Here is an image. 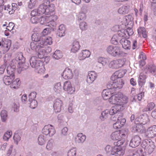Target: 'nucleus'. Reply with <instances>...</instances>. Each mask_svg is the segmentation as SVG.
Masks as SVG:
<instances>
[{
  "instance_id": "nucleus-1",
  "label": "nucleus",
  "mask_w": 156,
  "mask_h": 156,
  "mask_svg": "<svg viewBox=\"0 0 156 156\" xmlns=\"http://www.w3.org/2000/svg\"><path fill=\"white\" fill-rule=\"evenodd\" d=\"M128 101V97L121 93L113 95L109 99V102L111 104L115 105L112 107L109 112V114L112 115L111 118L112 120L114 121L116 120V118L114 119L115 116L114 115L118 112L122 110Z\"/></svg>"
},
{
  "instance_id": "nucleus-2",
  "label": "nucleus",
  "mask_w": 156,
  "mask_h": 156,
  "mask_svg": "<svg viewBox=\"0 0 156 156\" xmlns=\"http://www.w3.org/2000/svg\"><path fill=\"white\" fill-rule=\"evenodd\" d=\"M131 19V16L129 15L126 16L122 18H120V21L121 23L119 26V28L121 29V30L118 31V34L119 37L124 39L128 38V35L126 34V30H124V29L127 25H133Z\"/></svg>"
},
{
  "instance_id": "nucleus-3",
  "label": "nucleus",
  "mask_w": 156,
  "mask_h": 156,
  "mask_svg": "<svg viewBox=\"0 0 156 156\" xmlns=\"http://www.w3.org/2000/svg\"><path fill=\"white\" fill-rule=\"evenodd\" d=\"M55 6L54 4H50L49 0H44V2L39 6V10L46 15L55 14Z\"/></svg>"
},
{
  "instance_id": "nucleus-4",
  "label": "nucleus",
  "mask_w": 156,
  "mask_h": 156,
  "mask_svg": "<svg viewBox=\"0 0 156 156\" xmlns=\"http://www.w3.org/2000/svg\"><path fill=\"white\" fill-rule=\"evenodd\" d=\"M30 63L32 67L37 70L39 73H43L44 72L45 69L43 62L38 60L36 56L31 57L30 60Z\"/></svg>"
},
{
  "instance_id": "nucleus-5",
  "label": "nucleus",
  "mask_w": 156,
  "mask_h": 156,
  "mask_svg": "<svg viewBox=\"0 0 156 156\" xmlns=\"http://www.w3.org/2000/svg\"><path fill=\"white\" fill-rule=\"evenodd\" d=\"M147 143L146 141L144 140L143 141L142 144L140 146H138V150H137V154H139V156H145L146 153L144 151L145 149L148 151L149 154L151 153L154 150L155 146L153 145H149L146 147Z\"/></svg>"
},
{
  "instance_id": "nucleus-6",
  "label": "nucleus",
  "mask_w": 156,
  "mask_h": 156,
  "mask_svg": "<svg viewBox=\"0 0 156 156\" xmlns=\"http://www.w3.org/2000/svg\"><path fill=\"white\" fill-rule=\"evenodd\" d=\"M124 143V140H118L114 143V146H112V154H117L119 156L123 155L125 153L124 150L122 149V145Z\"/></svg>"
},
{
  "instance_id": "nucleus-7",
  "label": "nucleus",
  "mask_w": 156,
  "mask_h": 156,
  "mask_svg": "<svg viewBox=\"0 0 156 156\" xmlns=\"http://www.w3.org/2000/svg\"><path fill=\"white\" fill-rule=\"evenodd\" d=\"M30 47L32 49L36 51L37 57L41 59L44 57L46 51L44 49V47L41 46L38 43H31Z\"/></svg>"
},
{
  "instance_id": "nucleus-8",
  "label": "nucleus",
  "mask_w": 156,
  "mask_h": 156,
  "mask_svg": "<svg viewBox=\"0 0 156 156\" xmlns=\"http://www.w3.org/2000/svg\"><path fill=\"white\" fill-rule=\"evenodd\" d=\"M23 59V55L21 53H20L17 55L15 59H13L12 60V63H14L16 64L18 61H19V62H18L17 68L18 72L19 73H20L22 71L26 69L24 67L25 63L21 61Z\"/></svg>"
},
{
  "instance_id": "nucleus-9",
  "label": "nucleus",
  "mask_w": 156,
  "mask_h": 156,
  "mask_svg": "<svg viewBox=\"0 0 156 156\" xmlns=\"http://www.w3.org/2000/svg\"><path fill=\"white\" fill-rule=\"evenodd\" d=\"M107 52L113 56H119L122 54L119 47L116 45L109 46L107 49Z\"/></svg>"
},
{
  "instance_id": "nucleus-10",
  "label": "nucleus",
  "mask_w": 156,
  "mask_h": 156,
  "mask_svg": "<svg viewBox=\"0 0 156 156\" xmlns=\"http://www.w3.org/2000/svg\"><path fill=\"white\" fill-rule=\"evenodd\" d=\"M125 134L121 131H116L113 132L111 135V138L113 140H117L121 141L122 140H125Z\"/></svg>"
},
{
  "instance_id": "nucleus-11",
  "label": "nucleus",
  "mask_w": 156,
  "mask_h": 156,
  "mask_svg": "<svg viewBox=\"0 0 156 156\" xmlns=\"http://www.w3.org/2000/svg\"><path fill=\"white\" fill-rule=\"evenodd\" d=\"M43 134L48 135L49 136H52L55 133V131L54 127L51 125L45 126L42 130Z\"/></svg>"
},
{
  "instance_id": "nucleus-12",
  "label": "nucleus",
  "mask_w": 156,
  "mask_h": 156,
  "mask_svg": "<svg viewBox=\"0 0 156 156\" xmlns=\"http://www.w3.org/2000/svg\"><path fill=\"white\" fill-rule=\"evenodd\" d=\"M124 64L122 59H119L111 61L108 65L109 67L112 69H117L122 66Z\"/></svg>"
},
{
  "instance_id": "nucleus-13",
  "label": "nucleus",
  "mask_w": 156,
  "mask_h": 156,
  "mask_svg": "<svg viewBox=\"0 0 156 156\" xmlns=\"http://www.w3.org/2000/svg\"><path fill=\"white\" fill-rule=\"evenodd\" d=\"M113 81L112 83L111 84V88L112 89L114 90L115 91V89H120L122 87L124 83V81L121 79H114V80H112Z\"/></svg>"
},
{
  "instance_id": "nucleus-14",
  "label": "nucleus",
  "mask_w": 156,
  "mask_h": 156,
  "mask_svg": "<svg viewBox=\"0 0 156 156\" xmlns=\"http://www.w3.org/2000/svg\"><path fill=\"white\" fill-rule=\"evenodd\" d=\"M63 89L67 93L69 94L74 93L75 91V88L72 87L69 81H67L64 82L63 85Z\"/></svg>"
},
{
  "instance_id": "nucleus-15",
  "label": "nucleus",
  "mask_w": 156,
  "mask_h": 156,
  "mask_svg": "<svg viewBox=\"0 0 156 156\" xmlns=\"http://www.w3.org/2000/svg\"><path fill=\"white\" fill-rule=\"evenodd\" d=\"M11 41L9 39L2 38V41H0V46L3 48L4 50L6 51H8L11 46Z\"/></svg>"
},
{
  "instance_id": "nucleus-16",
  "label": "nucleus",
  "mask_w": 156,
  "mask_h": 156,
  "mask_svg": "<svg viewBox=\"0 0 156 156\" xmlns=\"http://www.w3.org/2000/svg\"><path fill=\"white\" fill-rule=\"evenodd\" d=\"M113 92V90L112 88H110L109 89L104 90L102 92V95L103 99L105 100H108L111 96L115 94Z\"/></svg>"
},
{
  "instance_id": "nucleus-17",
  "label": "nucleus",
  "mask_w": 156,
  "mask_h": 156,
  "mask_svg": "<svg viewBox=\"0 0 156 156\" xmlns=\"http://www.w3.org/2000/svg\"><path fill=\"white\" fill-rule=\"evenodd\" d=\"M52 42V39L51 37H46L45 36H42V39L38 43L44 47L45 46L51 44Z\"/></svg>"
},
{
  "instance_id": "nucleus-18",
  "label": "nucleus",
  "mask_w": 156,
  "mask_h": 156,
  "mask_svg": "<svg viewBox=\"0 0 156 156\" xmlns=\"http://www.w3.org/2000/svg\"><path fill=\"white\" fill-rule=\"evenodd\" d=\"M126 120L125 119L121 117H118L117 121L113 124V127L115 129H119L122 127L125 124Z\"/></svg>"
},
{
  "instance_id": "nucleus-19",
  "label": "nucleus",
  "mask_w": 156,
  "mask_h": 156,
  "mask_svg": "<svg viewBox=\"0 0 156 156\" xmlns=\"http://www.w3.org/2000/svg\"><path fill=\"white\" fill-rule=\"evenodd\" d=\"M97 76V74L94 71L89 72L87 79V83L89 84L92 83L96 79Z\"/></svg>"
},
{
  "instance_id": "nucleus-20",
  "label": "nucleus",
  "mask_w": 156,
  "mask_h": 156,
  "mask_svg": "<svg viewBox=\"0 0 156 156\" xmlns=\"http://www.w3.org/2000/svg\"><path fill=\"white\" fill-rule=\"evenodd\" d=\"M63 103L62 101L59 99L56 100L53 105V108L55 111L56 112H59L61 110Z\"/></svg>"
},
{
  "instance_id": "nucleus-21",
  "label": "nucleus",
  "mask_w": 156,
  "mask_h": 156,
  "mask_svg": "<svg viewBox=\"0 0 156 156\" xmlns=\"http://www.w3.org/2000/svg\"><path fill=\"white\" fill-rule=\"evenodd\" d=\"M147 136L148 137H154L156 136V125L149 128L146 132Z\"/></svg>"
},
{
  "instance_id": "nucleus-22",
  "label": "nucleus",
  "mask_w": 156,
  "mask_h": 156,
  "mask_svg": "<svg viewBox=\"0 0 156 156\" xmlns=\"http://www.w3.org/2000/svg\"><path fill=\"white\" fill-rule=\"evenodd\" d=\"M146 73L149 72L156 77V66L152 64L147 65L145 69Z\"/></svg>"
},
{
  "instance_id": "nucleus-23",
  "label": "nucleus",
  "mask_w": 156,
  "mask_h": 156,
  "mask_svg": "<svg viewBox=\"0 0 156 156\" xmlns=\"http://www.w3.org/2000/svg\"><path fill=\"white\" fill-rule=\"evenodd\" d=\"M40 23L42 25L44 24L46 26L51 27V26H54V23H52V24L50 23V21L48 20V16H42L40 18Z\"/></svg>"
},
{
  "instance_id": "nucleus-24",
  "label": "nucleus",
  "mask_w": 156,
  "mask_h": 156,
  "mask_svg": "<svg viewBox=\"0 0 156 156\" xmlns=\"http://www.w3.org/2000/svg\"><path fill=\"white\" fill-rule=\"evenodd\" d=\"M91 54L90 51L87 50H83L80 53L78 58L80 60H84L86 58L89 57Z\"/></svg>"
},
{
  "instance_id": "nucleus-25",
  "label": "nucleus",
  "mask_w": 156,
  "mask_h": 156,
  "mask_svg": "<svg viewBox=\"0 0 156 156\" xmlns=\"http://www.w3.org/2000/svg\"><path fill=\"white\" fill-rule=\"evenodd\" d=\"M149 121L148 116L146 114L141 115L137 118V122H139V124L144 125Z\"/></svg>"
},
{
  "instance_id": "nucleus-26",
  "label": "nucleus",
  "mask_w": 156,
  "mask_h": 156,
  "mask_svg": "<svg viewBox=\"0 0 156 156\" xmlns=\"http://www.w3.org/2000/svg\"><path fill=\"white\" fill-rule=\"evenodd\" d=\"M62 76L65 79H71L73 76V74L71 69L66 68L63 73Z\"/></svg>"
},
{
  "instance_id": "nucleus-27",
  "label": "nucleus",
  "mask_w": 156,
  "mask_h": 156,
  "mask_svg": "<svg viewBox=\"0 0 156 156\" xmlns=\"http://www.w3.org/2000/svg\"><path fill=\"white\" fill-rule=\"evenodd\" d=\"M16 65L14 63L12 62L8 66L6 69L7 73L10 75H15L14 72L16 70Z\"/></svg>"
},
{
  "instance_id": "nucleus-28",
  "label": "nucleus",
  "mask_w": 156,
  "mask_h": 156,
  "mask_svg": "<svg viewBox=\"0 0 156 156\" xmlns=\"http://www.w3.org/2000/svg\"><path fill=\"white\" fill-rule=\"evenodd\" d=\"M15 79V75L5 76L3 78V81L6 85H11Z\"/></svg>"
},
{
  "instance_id": "nucleus-29",
  "label": "nucleus",
  "mask_w": 156,
  "mask_h": 156,
  "mask_svg": "<svg viewBox=\"0 0 156 156\" xmlns=\"http://www.w3.org/2000/svg\"><path fill=\"white\" fill-rule=\"evenodd\" d=\"M125 74L124 71L119 70L116 71L115 73L111 77L112 80H114L115 79H119V78L122 77Z\"/></svg>"
},
{
  "instance_id": "nucleus-30",
  "label": "nucleus",
  "mask_w": 156,
  "mask_h": 156,
  "mask_svg": "<svg viewBox=\"0 0 156 156\" xmlns=\"http://www.w3.org/2000/svg\"><path fill=\"white\" fill-rule=\"evenodd\" d=\"M80 45L78 42L74 41L72 45L70 46L71 52L75 53L77 52L80 49Z\"/></svg>"
},
{
  "instance_id": "nucleus-31",
  "label": "nucleus",
  "mask_w": 156,
  "mask_h": 156,
  "mask_svg": "<svg viewBox=\"0 0 156 156\" xmlns=\"http://www.w3.org/2000/svg\"><path fill=\"white\" fill-rule=\"evenodd\" d=\"M21 84V82L19 78H17L13 80L10 85L11 88L14 89H18Z\"/></svg>"
},
{
  "instance_id": "nucleus-32",
  "label": "nucleus",
  "mask_w": 156,
  "mask_h": 156,
  "mask_svg": "<svg viewBox=\"0 0 156 156\" xmlns=\"http://www.w3.org/2000/svg\"><path fill=\"white\" fill-rule=\"evenodd\" d=\"M122 47L125 49H129L130 47V42L126 39L122 38L120 42Z\"/></svg>"
},
{
  "instance_id": "nucleus-33",
  "label": "nucleus",
  "mask_w": 156,
  "mask_h": 156,
  "mask_svg": "<svg viewBox=\"0 0 156 156\" xmlns=\"http://www.w3.org/2000/svg\"><path fill=\"white\" fill-rule=\"evenodd\" d=\"M42 34L38 33H34L31 36V38L32 41L35 42H33L34 43H38L42 39Z\"/></svg>"
},
{
  "instance_id": "nucleus-34",
  "label": "nucleus",
  "mask_w": 156,
  "mask_h": 156,
  "mask_svg": "<svg viewBox=\"0 0 156 156\" xmlns=\"http://www.w3.org/2000/svg\"><path fill=\"white\" fill-rule=\"evenodd\" d=\"M129 9V6L123 5L119 9L118 12L120 14H125L128 13Z\"/></svg>"
},
{
  "instance_id": "nucleus-35",
  "label": "nucleus",
  "mask_w": 156,
  "mask_h": 156,
  "mask_svg": "<svg viewBox=\"0 0 156 156\" xmlns=\"http://www.w3.org/2000/svg\"><path fill=\"white\" fill-rule=\"evenodd\" d=\"M86 139V136L82 133H78L77 137L75 138L76 142L78 143H83Z\"/></svg>"
},
{
  "instance_id": "nucleus-36",
  "label": "nucleus",
  "mask_w": 156,
  "mask_h": 156,
  "mask_svg": "<svg viewBox=\"0 0 156 156\" xmlns=\"http://www.w3.org/2000/svg\"><path fill=\"white\" fill-rule=\"evenodd\" d=\"M146 78V76L144 73H141L140 74L138 81V84L140 86H142L144 84Z\"/></svg>"
},
{
  "instance_id": "nucleus-37",
  "label": "nucleus",
  "mask_w": 156,
  "mask_h": 156,
  "mask_svg": "<svg viewBox=\"0 0 156 156\" xmlns=\"http://www.w3.org/2000/svg\"><path fill=\"white\" fill-rule=\"evenodd\" d=\"M138 33L139 36L141 37L142 35V37L145 38L147 37V34L145 28L144 27H140L138 29Z\"/></svg>"
},
{
  "instance_id": "nucleus-38",
  "label": "nucleus",
  "mask_w": 156,
  "mask_h": 156,
  "mask_svg": "<svg viewBox=\"0 0 156 156\" xmlns=\"http://www.w3.org/2000/svg\"><path fill=\"white\" fill-rule=\"evenodd\" d=\"M66 28L65 26L61 24L59 26L58 32L59 36L62 37L64 36Z\"/></svg>"
},
{
  "instance_id": "nucleus-39",
  "label": "nucleus",
  "mask_w": 156,
  "mask_h": 156,
  "mask_svg": "<svg viewBox=\"0 0 156 156\" xmlns=\"http://www.w3.org/2000/svg\"><path fill=\"white\" fill-rule=\"evenodd\" d=\"M43 14L39 10V7L38 9H34L31 12V16H38L41 14Z\"/></svg>"
},
{
  "instance_id": "nucleus-40",
  "label": "nucleus",
  "mask_w": 156,
  "mask_h": 156,
  "mask_svg": "<svg viewBox=\"0 0 156 156\" xmlns=\"http://www.w3.org/2000/svg\"><path fill=\"white\" fill-rule=\"evenodd\" d=\"M62 54L59 50H56L53 55V57L56 59H58L62 58Z\"/></svg>"
},
{
  "instance_id": "nucleus-41",
  "label": "nucleus",
  "mask_w": 156,
  "mask_h": 156,
  "mask_svg": "<svg viewBox=\"0 0 156 156\" xmlns=\"http://www.w3.org/2000/svg\"><path fill=\"white\" fill-rule=\"evenodd\" d=\"M155 106V104L153 102L148 103L147 106L144 108L143 111L144 112L150 111L153 109Z\"/></svg>"
},
{
  "instance_id": "nucleus-42",
  "label": "nucleus",
  "mask_w": 156,
  "mask_h": 156,
  "mask_svg": "<svg viewBox=\"0 0 156 156\" xmlns=\"http://www.w3.org/2000/svg\"><path fill=\"white\" fill-rule=\"evenodd\" d=\"M50 16H48V18L50 23L52 24V23H54V26L55 24V21L57 19L58 17L57 16L54 15V14H51Z\"/></svg>"
},
{
  "instance_id": "nucleus-43",
  "label": "nucleus",
  "mask_w": 156,
  "mask_h": 156,
  "mask_svg": "<svg viewBox=\"0 0 156 156\" xmlns=\"http://www.w3.org/2000/svg\"><path fill=\"white\" fill-rule=\"evenodd\" d=\"M1 116L3 122H5L7 118V112L5 110H2L1 112Z\"/></svg>"
},
{
  "instance_id": "nucleus-44",
  "label": "nucleus",
  "mask_w": 156,
  "mask_h": 156,
  "mask_svg": "<svg viewBox=\"0 0 156 156\" xmlns=\"http://www.w3.org/2000/svg\"><path fill=\"white\" fill-rule=\"evenodd\" d=\"M141 124L137 123V131L142 133H145L146 129Z\"/></svg>"
},
{
  "instance_id": "nucleus-45",
  "label": "nucleus",
  "mask_w": 156,
  "mask_h": 156,
  "mask_svg": "<svg viewBox=\"0 0 156 156\" xmlns=\"http://www.w3.org/2000/svg\"><path fill=\"white\" fill-rule=\"evenodd\" d=\"M55 91L58 93H60L62 90L61 84L60 83H56L54 88Z\"/></svg>"
},
{
  "instance_id": "nucleus-46",
  "label": "nucleus",
  "mask_w": 156,
  "mask_h": 156,
  "mask_svg": "<svg viewBox=\"0 0 156 156\" xmlns=\"http://www.w3.org/2000/svg\"><path fill=\"white\" fill-rule=\"evenodd\" d=\"M76 149L75 148H73L69 151L67 153V156H76Z\"/></svg>"
},
{
  "instance_id": "nucleus-47",
  "label": "nucleus",
  "mask_w": 156,
  "mask_h": 156,
  "mask_svg": "<svg viewBox=\"0 0 156 156\" xmlns=\"http://www.w3.org/2000/svg\"><path fill=\"white\" fill-rule=\"evenodd\" d=\"M12 133L11 131H8L5 133L3 139L4 140L7 141L12 136Z\"/></svg>"
},
{
  "instance_id": "nucleus-48",
  "label": "nucleus",
  "mask_w": 156,
  "mask_h": 156,
  "mask_svg": "<svg viewBox=\"0 0 156 156\" xmlns=\"http://www.w3.org/2000/svg\"><path fill=\"white\" fill-rule=\"evenodd\" d=\"M98 61L103 65H105L108 62V60L106 58L100 57L98 59Z\"/></svg>"
},
{
  "instance_id": "nucleus-49",
  "label": "nucleus",
  "mask_w": 156,
  "mask_h": 156,
  "mask_svg": "<svg viewBox=\"0 0 156 156\" xmlns=\"http://www.w3.org/2000/svg\"><path fill=\"white\" fill-rule=\"evenodd\" d=\"M129 146L132 148H135L136 147V137H134L132 138L129 144Z\"/></svg>"
},
{
  "instance_id": "nucleus-50",
  "label": "nucleus",
  "mask_w": 156,
  "mask_h": 156,
  "mask_svg": "<svg viewBox=\"0 0 156 156\" xmlns=\"http://www.w3.org/2000/svg\"><path fill=\"white\" fill-rule=\"evenodd\" d=\"M38 141L39 144L42 145L45 143V139L44 136L43 135L40 136L38 138Z\"/></svg>"
},
{
  "instance_id": "nucleus-51",
  "label": "nucleus",
  "mask_w": 156,
  "mask_h": 156,
  "mask_svg": "<svg viewBox=\"0 0 156 156\" xmlns=\"http://www.w3.org/2000/svg\"><path fill=\"white\" fill-rule=\"evenodd\" d=\"M40 19L38 16H31L30 21L33 23H37L39 22Z\"/></svg>"
},
{
  "instance_id": "nucleus-52",
  "label": "nucleus",
  "mask_w": 156,
  "mask_h": 156,
  "mask_svg": "<svg viewBox=\"0 0 156 156\" xmlns=\"http://www.w3.org/2000/svg\"><path fill=\"white\" fill-rule=\"evenodd\" d=\"M37 93L35 92H33L31 93L29 95V101H31V100H35V99L36 97Z\"/></svg>"
},
{
  "instance_id": "nucleus-53",
  "label": "nucleus",
  "mask_w": 156,
  "mask_h": 156,
  "mask_svg": "<svg viewBox=\"0 0 156 156\" xmlns=\"http://www.w3.org/2000/svg\"><path fill=\"white\" fill-rule=\"evenodd\" d=\"M30 107L32 109H34L37 106V102L36 100H33L30 101Z\"/></svg>"
},
{
  "instance_id": "nucleus-54",
  "label": "nucleus",
  "mask_w": 156,
  "mask_h": 156,
  "mask_svg": "<svg viewBox=\"0 0 156 156\" xmlns=\"http://www.w3.org/2000/svg\"><path fill=\"white\" fill-rule=\"evenodd\" d=\"M5 10H7L10 14H12L14 12V10L12 9V7L9 5L5 6Z\"/></svg>"
},
{
  "instance_id": "nucleus-55",
  "label": "nucleus",
  "mask_w": 156,
  "mask_h": 156,
  "mask_svg": "<svg viewBox=\"0 0 156 156\" xmlns=\"http://www.w3.org/2000/svg\"><path fill=\"white\" fill-rule=\"evenodd\" d=\"M80 27L82 30H85L87 28V25L86 22H83L80 23Z\"/></svg>"
},
{
  "instance_id": "nucleus-56",
  "label": "nucleus",
  "mask_w": 156,
  "mask_h": 156,
  "mask_svg": "<svg viewBox=\"0 0 156 156\" xmlns=\"http://www.w3.org/2000/svg\"><path fill=\"white\" fill-rule=\"evenodd\" d=\"M15 26L14 24L12 23H9L8 26L6 27V29L9 31H11L12 30Z\"/></svg>"
},
{
  "instance_id": "nucleus-57",
  "label": "nucleus",
  "mask_w": 156,
  "mask_h": 156,
  "mask_svg": "<svg viewBox=\"0 0 156 156\" xmlns=\"http://www.w3.org/2000/svg\"><path fill=\"white\" fill-rule=\"evenodd\" d=\"M86 17V14L83 12H80L78 15V19L80 20L85 19Z\"/></svg>"
},
{
  "instance_id": "nucleus-58",
  "label": "nucleus",
  "mask_w": 156,
  "mask_h": 156,
  "mask_svg": "<svg viewBox=\"0 0 156 156\" xmlns=\"http://www.w3.org/2000/svg\"><path fill=\"white\" fill-rule=\"evenodd\" d=\"M13 138L14 141L16 144H17L18 142L20 140V137L17 134H16L14 135Z\"/></svg>"
},
{
  "instance_id": "nucleus-59",
  "label": "nucleus",
  "mask_w": 156,
  "mask_h": 156,
  "mask_svg": "<svg viewBox=\"0 0 156 156\" xmlns=\"http://www.w3.org/2000/svg\"><path fill=\"white\" fill-rule=\"evenodd\" d=\"M126 31V34L128 35V38L129 36L132 35L133 33V29L130 28H128Z\"/></svg>"
},
{
  "instance_id": "nucleus-60",
  "label": "nucleus",
  "mask_w": 156,
  "mask_h": 156,
  "mask_svg": "<svg viewBox=\"0 0 156 156\" xmlns=\"http://www.w3.org/2000/svg\"><path fill=\"white\" fill-rule=\"evenodd\" d=\"M112 146L111 147L109 145H107L105 148V150L106 152L107 153H111V154H112Z\"/></svg>"
},
{
  "instance_id": "nucleus-61",
  "label": "nucleus",
  "mask_w": 156,
  "mask_h": 156,
  "mask_svg": "<svg viewBox=\"0 0 156 156\" xmlns=\"http://www.w3.org/2000/svg\"><path fill=\"white\" fill-rule=\"evenodd\" d=\"M142 58V60H146L147 58L145 54L142 51H141L138 56L139 59Z\"/></svg>"
},
{
  "instance_id": "nucleus-62",
  "label": "nucleus",
  "mask_w": 156,
  "mask_h": 156,
  "mask_svg": "<svg viewBox=\"0 0 156 156\" xmlns=\"http://www.w3.org/2000/svg\"><path fill=\"white\" fill-rule=\"evenodd\" d=\"M112 43L114 44H116L118 42V40L117 39V37L116 35H114L112 37L111 39Z\"/></svg>"
},
{
  "instance_id": "nucleus-63",
  "label": "nucleus",
  "mask_w": 156,
  "mask_h": 156,
  "mask_svg": "<svg viewBox=\"0 0 156 156\" xmlns=\"http://www.w3.org/2000/svg\"><path fill=\"white\" fill-rule=\"evenodd\" d=\"M53 147V144L49 141L48 143L46 148L48 150H50L52 149Z\"/></svg>"
},
{
  "instance_id": "nucleus-64",
  "label": "nucleus",
  "mask_w": 156,
  "mask_h": 156,
  "mask_svg": "<svg viewBox=\"0 0 156 156\" xmlns=\"http://www.w3.org/2000/svg\"><path fill=\"white\" fill-rule=\"evenodd\" d=\"M49 30V29L48 28L44 29L42 32V34H41L42 36H45V35H47L48 34Z\"/></svg>"
}]
</instances>
